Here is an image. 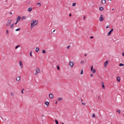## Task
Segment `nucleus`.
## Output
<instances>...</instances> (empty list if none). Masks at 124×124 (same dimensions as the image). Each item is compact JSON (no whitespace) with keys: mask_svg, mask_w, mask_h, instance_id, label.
<instances>
[{"mask_svg":"<svg viewBox=\"0 0 124 124\" xmlns=\"http://www.w3.org/2000/svg\"><path fill=\"white\" fill-rule=\"evenodd\" d=\"M38 20H33L32 21L31 23V29H32L33 27L37 24Z\"/></svg>","mask_w":124,"mask_h":124,"instance_id":"1","label":"nucleus"},{"mask_svg":"<svg viewBox=\"0 0 124 124\" xmlns=\"http://www.w3.org/2000/svg\"><path fill=\"white\" fill-rule=\"evenodd\" d=\"M11 23V20H8L7 24H6V26H8L10 25Z\"/></svg>","mask_w":124,"mask_h":124,"instance_id":"2","label":"nucleus"},{"mask_svg":"<svg viewBox=\"0 0 124 124\" xmlns=\"http://www.w3.org/2000/svg\"><path fill=\"white\" fill-rule=\"evenodd\" d=\"M103 15H101L100 17L99 18V20L100 21H102L104 20V19L103 18Z\"/></svg>","mask_w":124,"mask_h":124,"instance_id":"3","label":"nucleus"},{"mask_svg":"<svg viewBox=\"0 0 124 124\" xmlns=\"http://www.w3.org/2000/svg\"><path fill=\"white\" fill-rule=\"evenodd\" d=\"M113 29H112L109 32L108 34V36L110 35L111 34V33L112 31H113Z\"/></svg>","mask_w":124,"mask_h":124,"instance_id":"4","label":"nucleus"},{"mask_svg":"<svg viewBox=\"0 0 124 124\" xmlns=\"http://www.w3.org/2000/svg\"><path fill=\"white\" fill-rule=\"evenodd\" d=\"M49 97L51 99H52L54 97V95L52 93L50 94L49 95Z\"/></svg>","mask_w":124,"mask_h":124,"instance_id":"5","label":"nucleus"},{"mask_svg":"<svg viewBox=\"0 0 124 124\" xmlns=\"http://www.w3.org/2000/svg\"><path fill=\"white\" fill-rule=\"evenodd\" d=\"M108 63V60L106 61L104 63V66L105 67H106Z\"/></svg>","mask_w":124,"mask_h":124,"instance_id":"6","label":"nucleus"},{"mask_svg":"<svg viewBox=\"0 0 124 124\" xmlns=\"http://www.w3.org/2000/svg\"><path fill=\"white\" fill-rule=\"evenodd\" d=\"M69 65L71 67H72L73 66V62L70 61L69 62Z\"/></svg>","mask_w":124,"mask_h":124,"instance_id":"7","label":"nucleus"},{"mask_svg":"<svg viewBox=\"0 0 124 124\" xmlns=\"http://www.w3.org/2000/svg\"><path fill=\"white\" fill-rule=\"evenodd\" d=\"M21 17L20 16H18L16 18V21L18 22L20 20Z\"/></svg>","mask_w":124,"mask_h":124,"instance_id":"8","label":"nucleus"},{"mask_svg":"<svg viewBox=\"0 0 124 124\" xmlns=\"http://www.w3.org/2000/svg\"><path fill=\"white\" fill-rule=\"evenodd\" d=\"M101 84H102V88L104 89H105V87L104 85V83L103 82H102Z\"/></svg>","mask_w":124,"mask_h":124,"instance_id":"9","label":"nucleus"},{"mask_svg":"<svg viewBox=\"0 0 124 124\" xmlns=\"http://www.w3.org/2000/svg\"><path fill=\"white\" fill-rule=\"evenodd\" d=\"M49 104V102L47 101H46L45 102V104L46 105V106L47 107L48 106Z\"/></svg>","mask_w":124,"mask_h":124,"instance_id":"10","label":"nucleus"},{"mask_svg":"<svg viewBox=\"0 0 124 124\" xmlns=\"http://www.w3.org/2000/svg\"><path fill=\"white\" fill-rule=\"evenodd\" d=\"M19 63H20V67L22 68V67H23V64L22 62L21 61H20L19 62Z\"/></svg>","mask_w":124,"mask_h":124,"instance_id":"11","label":"nucleus"},{"mask_svg":"<svg viewBox=\"0 0 124 124\" xmlns=\"http://www.w3.org/2000/svg\"><path fill=\"white\" fill-rule=\"evenodd\" d=\"M101 3L102 4H105L106 3V0H102L101 1Z\"/></svg>","mask_w":124,"mask_h":124,"instance_id":"12","label":"nucleus"},{"mask_svg":"<svg viewBox=\"0 0 124 124\" xmlns=\"http://www.w3.org/2000/svg\"><path fill=\"white\" fill-rule=\"evenodd\" d=\"M120 77L119 76H117V81L118 82H120Z\"/></svg>","mask_w":124,"mask_h":124,"instance_id":"13","label":"nucleus"},{"mask_svg":"<svg viewBox=\"0 0 124 124\" xmlns=\"http://www.w3.org/2000/svg\"><path fill=\"white\" fill-rule=\"evenodd\" d=\"M99 9L101 11H102L103 10L104 8L102 7H99Z\"/></svg>","mask_w":124,"mask_h":124,"instance_id":"14","label":"nucleus"},{"mask_svg":"<svg viewBox=\"0 0 124 124\" xmlns=\"http://www.w3.org/2000/svg\"><path fill=\"white\" fill-rule=\"evenodd\" d=\"M36 71L38 73H39L40 72V70L38 68H37L36 69Z\"/></svg>","mask_w":124,"mask_h":124,"instance_id":"15","label":"nucleus"},{"mask_svg":"<svg viewBox=\"0 0 124 124\" xmlns=\"http://www.w3.org/2000/svg\"><path fill=\"white\" fill-rule=\"evenodd\" d=\"M39 48L38 47L36 48L35 49V51L36 52H38L39 50Z\"/></svg>","mask_w":124,"mask_h":124,"instance_id":"16","label":"nucleus"},{"mask_svg":"<svg viewBox=\"0 0 124 124\" xmlns=\"http://www.w3.org/2000/svg\"><path fill=\"white\" fill-rule=\"evenodd\" d=\"M32 10V8H29L28 9V11L29 12H31Z\"/></svg>","mask_w":124,"mask_h":124,"instance_id":"17","label":"nucleus"},{"mask_svg":"<svg viewBox=\"0 0 124 124\" xmlns=\"http://www.w3.org/2000/svg\"><path fill=\"white\" fill-rule=\"evenodd\" d=\"M26 17L25 16H22L21 18L22 20L25 19H26Z\"/></svg>","mask_w":124,"mask_h":124,"instance_id":"18","label":"nucleus"},{"mask_svg":"<svg viewBox=\"0 0 124 124\" xmlns=\"http://www.w3.org/2000/svg\"><path fill=\"white\" fill-rule=\"evenodd\" d=\"M20 78L19 77H17L16 78V80L17 81H19L20 80Z\"/></svg>","mask_w":124,"mask_h":124,"instance_id":"19","label":"nucleus"},{"mask_svg":"<svg viewBox=\"0 0 124 124\" xmlns=\"http://www.w3.org/2000/svg\"><path fill=\"white\" fill-rule=\"evenodd\" d=\"M20 45H18L17 46H16L15 47V49H17L18 47H20Z\"/></svg>","mask_w":124,"mask_h":124,"instance_id":"20","label":"nucleus"},{"mask_svg":"<svg viewBox=\"0 0 124 124\" xmlns=\"http://www.w3.org/2000/svg\"><path fill=\"white\" fill-rule=\"evenodd\" d=\"M62 100V98H58V100L59 101H60L61 100Z\"/></svg>","mask_w":124,"mask_h":124,"instance_id":"21","label":"nucleus"},{"mask_svg":"<svg viewBox=\"0 0 124 124\" xmlns=\"http://www.w3.org/2000/svg\"><path fill=\"white\" fill-rule=\"evenodd\" d=\"M54 120L56 124H59L57 120L56 119H55Z\"/></svg>","mask_w":124,"mask_h":124,"instance_id":"22","label":"nucleus"},{"mask_svg":"<svg viewBox=\"0 0 124 124\" xmlns=\"http://www.w3.org/2000/svg\"><path fill=\"white\" fill-rule=\"evenodd\" d=\"M14 23H12L11 24V25L10 26V27L11 28H12L14 26Z\"/></svg>","mask_w":124,"mask_h":124,"instance_id":"23","label":"nucleus"},{"mask_svg":"<svg viewBox=\"0 0 124 124\" xmlns=\"http://www.w3.org/2000/svg\"><path fill=\"white\" fill-rule=\"evenodd\" d=\"M119 65L120 66H124V64H123L122 63H120L119 64Z\"/></svg>","mask_w":124,"mask_h":124,"instance_id":"24","label":"nucleus"},{"mask_svg":"<svg viewBox=\"0 0 124 124\" xmlns=\"http://www.w3.org/2000/svg\"><path fill=\"white\" fill-rule=\"evenodd\" d=\"M93 71V73H94L95 72H96V70L95 69H93L92 70Z\"/></svg>","mask_w":124,"mask_h":124,"instance_id":"25","label":"nucleus"},{"mask_svg":"<svg viewBox=\"0 0 124 124\" xmlns=\"http://www.w3.org/2000/svg\"><path fill=\"white\" fill-rule=\"evenodd\" d=\"M37 5L39 6H40L41 5V4L40 2H38L37 3Z\"/></svg>","mask_w":124,"mask_h":124,"instance_id":"26","label":"nucleus"},{"mask_svg":"<svg viewBox=\"0 0 124 124\" xmlns=\"http://www.w3.org/2000/svg\"><path fill=\"white\" fill-rule=\"evenodd\" d=\"M20 30V28H18L15 31H19Z\"/></svg>","mask_w":124,"mask_h":124,"instance_id":"27","label":"nucleus"},{"mask_svg":"<svg viewBox=\"0 0 124 124\" xmlns=\"http://www.w3.org/2000/svg\"><path fill=\"white\" fill-rule=\"evenodd\" d=\"M76 3H73L72 4V6H76Z\"/></svg>","mask_w":124,"mask_h":124,"instance_id":"28","label":"nucleus"},{"mask_svg":"<svg viewBox=\"0 0 124 124\" xmlns=\"http://www.w3.org/2000/svg\"><path fill=\"white\" fill-rule=\"evenodd\" d=\"M42 52L43 53H46V51L45 50H43L42 51Z\"/></svg>","mask_w":124,"mask_h":124,"instance_id":"29","label":"nucleus"},{"mask_svg":"<svg viewBox=\"0 0 124 124\" xmlns=\"http://www.w3.org/2000/svg\"><path fill=\"white\" fill-rule=\"evenodd\" d=\"M92 117H95V115L94 114H93L92 115Z\"/></svg>","mask_w":124,"mask_h":124,"instance_id":"30","label":"nucleus"},{"mask_svg":"<svg viewBox=\"0 0 124 124\" xmlns=\"http://www.w3.org/2000/svg\"><path fill=\"white\" fill-rule=\"evenodd\" d=\"M84 63V61H81V64H83Z\"/></svg>","mask_w":124,"mask_h":124,"instance_id":"31","label":"nucleus"},{"mask_svg":"<svg viewBox=\"0 0 124 124\" xmlns=\"http://www.w3.org/2000/svg\"><path fill=\"white\" fill-rule=\"evenodd\" d=\"M83 70L82 69L81 71V74H83Z\"/></svg>","mask_w":124,"mask_h":124,"instance_id":"32","label":"nucleus"},{"mask_svg":"<svg viewBox=\"0 0 124 124\" xmlns=\"http://www.w3.org/2000/svg\"><path fill=\"white\" fill-rule=\"evenodd\" d=\"M117 112L119 114V113H120V110H117Z\"/></svg>","mask_w":124,"mask_h":124,"instance_id":"33","label":"nucleus"},{"mask_svg":"<svg viewBox=\"0 0 124 124\" xmlns=\"http://www.w3.org/2000/svg\"><path fill=\"white\" fill-rule=\"evenodd\" d=\"M30 55L31 56V57L32 56V52H31H31H30Z\"/></svg>","mask_w":124,"mask_h":124,"instance_id":"34","label":"nucleus"},{"mask_svg":"<svg viewBox=\"0 0 124 124\" xmlns=\"http://www.w3.org/2000/svg\"><path fill=\"white\" fill-rule=\"evenodd\" d=\"M57 69L58 70H59L60 69V67H59L58 66H57Z\"/></svg>","mask_w":124,"mask_h":124,"instance_id":"35","label":"nucleus"},{"mask_svg":"<svg viewBox=\"0 0 124 124\" xmlns=\"http://www.w3.org/2000/svg\"><path fill=\"white\" fill-rule=\"evenodd\" d=\"M82 104L84 106V105H85V104H85V103H83V102H82Z\"/></svg>","mask_w":124,"mask_h":124,"instance_id":"36","label":"nucleus"},{"mask_svg":"<svg viewBox=\"0 0 124 124\" xmlns=\"http://www.w3.org/2000/svg\"><path fill=\"white\" fill-rule=\"evenodd\" d=\"M14 93L13 92H11V95L12 96H13L14 95Z\"/></svg>","mask_w":124,"mask_h":124,"instance_id":"37","label":"nucleus"},{"mask_svg":"<svg viewBox=\"0 0 124 124\" xmlns=\"http://www.w3.org/2000/svg\"><path fill=\"white\" fill-rule=\"evenodd\" d=\"M93 66H92L91 67V71H92V70H93Z\"/></svg>","mask_w":124,"mask_h":124,"instance_id":"38","label":"nucleus"},{"mask_svg":"<svg viewBox=\"0 0 124 124\" xmlns=\"http://www.w3.org/2000/svg\"><path fill=\"white\" fill-rule=\"evenodd\" d=\"M8 33V30H7L6 31V34H7Z\"/></svg>","mask_w":124,"mask_h":124,"instance_id":"39","label":"nucleus"},{"mask_svg":"<svg viewBox=\"0 0 124 124\" xmlns=\"http://www.w3.org/2000/svg\"><path fill=\"white\" fill-rule=\"evenodd\" d=\"M70 46H67V48L68 49L70 48Z\"/></svg>","mask_w":124,"mask_h":124,"instance_id":"40","label":"nucleus"},{"mask_svg":"<svg viewBox=\"0 0 124 124\" xmlns=\"http://www.w3.org/2000/svg\"><path fill=\"white\" fill-rule=\"evenodd\" d=\"M109 25H107L106 26V28H109Z\"/></svg>","mask_w":124,"mask_h":124,"instance_id":"41","label":"nucleus"},{"mask_svg":"<svg viewBox=\"0 0 124 124\" xmlns=\"http://www.w3.org/2000/svg\"><path fill=\"white\" fill-rule=\"evenodd\" d=\"M18 22L17 21H16V22L15 23V24H16Z\"/></svg>","mask_w":124,"mask_h":124,"instance_id":"42","label":"nucleus"},{"mask_svg":"<svg viewBox=\"0 0 124 124\" xmlns=\"http://www.w3.org/2000/svg\"><path fill=\"white\" fill-rule=\"evenodd\" d=\"M90 76H91V77H92L93 76V74H91V75H90Z\"/></svg>","mask_w":124,"mask_h":124,"instance_id":"43","label":"nucleus"},{"mask_svg":"<svg viewBox=\"0 0 124 124\" xmlns=\"http://www.w3.org/2000/svg\"><path fill=\"white\" fill-rule=\"evenodd\" d=\"M85 16H84V17H83V19H85Z\"/></svg>","mask_w":124,"mask_h":124,"instance_id":"44","label":"nucleus"},{"mask_svg":"<svg viewBox=\"0 0 124 124\" xmlns=\"http://www.w3.org/2000/svg\"><path fill=\"white\" fill-rule=\"evenodd\" d=\"M90 38L91 39H92L93 38V36H91Z\"/></svg>","mask_w":124,"mask_h":124,"instance_id":"45","label":"nucleus"},{"mask_svg":"<svg viewBox=\"0 0 124 124\" xmlns=\"http://www.w3.org/2000/svg\"><path fill=\"white\" fill-rule=\"evenodd\" d=\"M122 55L123 56H124V52H123L122 54Z\"/></svg>","mask_w":124,"mask_h":124,"instance_id":"46","label":"nucleus"},{"mask_svg":"<svg viewBox=\"0 0 124 124\" xmlns=\"http://www.w3.org/2000/svg\"><path fill=\"white\" fill-rule=\"evenodd\" d=\"M21 92L22 93V94H23L24 93L23 92V91L22 90Z\"/></svg>","mask_w":124,"mask_h":124,"instance_id":"47","label":"nucleus"},{"mask_svg":"<svg viewBox=\"0 0 124 124\" xmlns=\"http://www.w3.org/2000/svg\"><path fill=\"white\" fill-rule=\"evenodd\" d=\"M38 72H36L35 73V74L36 75H37L38 74Z\"/></svg>","mask_w":124,"mask_h":124,"instance_id":"48","label":"nucleus"},{"mask_svg":"<svg viewBox=\"0 0 124 124\" xmlns=\"http://www.w3.org/2000/svg\"><path fill=\"white\" fill-rule=\"evenodd\" d=\"M69 16H71V14H69Z\"/></svg>","mask_w":124,"mask_h":124,"instance_id":"49","label":"nucleus"},{"mask_svg":"<svg viewBox=\"0 0 124 124\" xmlns=\"http://www.w3.org/2000/svg\"><path fill=\"white\" fill-rule=\"evenodd\" d=\"M9 14H10L11 15L12 14V13L11 12H10L9 13Z\"/></svg>","mask_w":124,"mask_h":124,"instance_id":"50","label":"nucleus"},{"mask_svg":"<svg viewBox=\"0 0 124 124\" xmlns=\"http://www.w3.org/2000/svg\"><path fill=\"white\" fill-rule=\"evenodd\" d=\"M86 55H87V54H85V56H86Z\"/></svg>","mask_w":124,"mask_h":124,"instance_id":"51","label":"nucleus"},{"mask_svg":"<svg viewBox=\"0 0 124 124\" xmlns=\"http://www.w3.org/2000/svg\"><path fill=\"white\" fill-rule=\"evenodd\" d=\"M41 116L42 117H43L44 116V115H41Z\"/></svg>","mask_w":124,"mask_h":124,"instance_id":"52","label":"nucleus"},{"mask_svg":"<svg viewBox=\"0 0 124 124\" xmlns=\"http://www.w3.org/2000/svg\"><path fill=\"white\" fill-rule=\"evenodd\" d=\"M57 103V101H56L55 102V104H56Z\"/></svg>","mask_w":124,"mask_h":124,"instance_id":"53","label":"nucleus"},{"mask_svg":"<svg viewBox=\"0 0 124 124\" xmlns=\"http://www.w3.org/2000/svg\"><path fill=\"white\" fill-rule=\"evenodd\" d=\"M22 90L23 91L24 90V89H23V88L22 89Z\"/></svg>","mask_w":124,"mask_h":124,"instance_id":"54","label":"nucleus"},{"mask_svg":"<svg viewBox=\"0 0 124 124\" xmlns=\"http://www.w3.org/2000/svg\"><path fill=\"white\" fill-rule=\"evenodd\" d=\"M55 31V30H54L53 31V32H54Z\"/></svg>","mask_w":124,"mask_h":124,"instance_id":"55","label":"nucleus"},{"mask_svg":"<svg viewBox=\"0 0 124 124\" xmlns=\"http://www.w3.org/2000/svg\"><path fill=\"white\" fill-rule=\"evenodd\" d=\"M99 96L98 97V99H99Z\"/></svg>","mask_w":124,"mask_h":124,"instance_id":"56","label":"nucleus"},{"mask_svg":"<svg viewBox=\"0 0 124 124\" xmlns=\"http://www.w3.org/2000/svg\"><path fill=\"white\" fill-rule=\"evenodd\" d=\"M62 124H64L63 123H62Z\"/></svg>","mask_w":124,"mask_h":124,"instance_id":"57","label":"nucleus"},{"mask_svg":"<svg viewBox=\"0 0 124 124\" xmlns=\"http://www.w3.org/2000/svg\"><path fill=\"white\" fill-rule=\"evenodd\" d=\"M81 101H82V99H81Z\"/></svg>","mask_w":124,"mask_h":124,"instance_id":"58","label":"nucleus"},{"mask_svg":"<svg viewBox=\"0 0 124 124\" xmlns=\"http://www.w3.org/2000/svg\"><path fill=\"white\" fill-rule=\"evenodd\" d=\"M114 9H112V10H114Z\"/></svg>","mask_w":124,"mask_h":124,"instance_id":"59","label":"nucleus"},{"mask_svg":"<svg viewBox=\"0 0 124 124\" xmlns=\"http://www.w3.org/2000/svg\"><path fill=\"white\" fill-rule=\"evenodd\" d=\"M123 115H124V114Z\"/></svg>","mask_w":124,"mask_h":124,"instance_id":"60","label":"nucleus"}]
</instances>
